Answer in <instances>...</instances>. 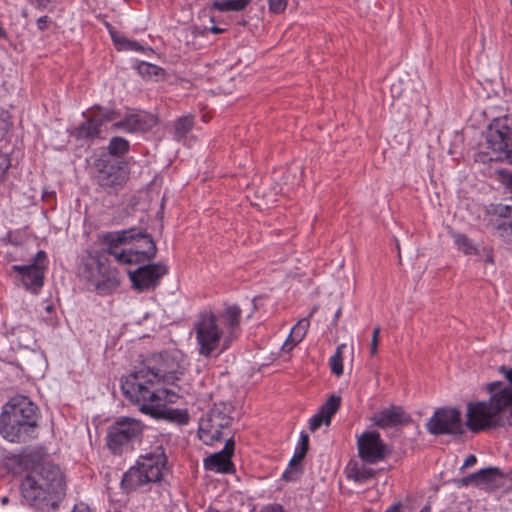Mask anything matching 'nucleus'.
Listing matches in <instances>:
<instances>
[{
    "label": "nucleus",
    "instance_id": "1",
    "mask_svg": "<svg viewBox=\"0 0 512 512\" xmlns=\"http://www.w3.org/2000/svg\"><path fill=\"white\" fill-rule=\"evenodd\" d=\"M134 237L135 228L103 234L101 242L105 248L88 251L83 256L78 268L79 277L90 283L100 294L112 293L120 285V273L110 266L107 256H113L120 264H133L137 259L129 258V249L122 248V245Z\"/></svg>",
    "mask_w": 512,
    "mask_h": 512
},
{
    "label": "nucleus",
    "instance_id": "2",
    "mask_svg": "<svg viewBox=\"0 0 512 512\" xmlns=\"http://www.w3.org/2000/svg\"><path fill=\"white\" fill-rule=\"evenodd\" d=\"M183 359L176 354H154L145 360L142 367L131 372L122 381L121 388L125 397H151L156 383L160 381L173 383L178 379V374H183L185 368Z\"/></svg>",
    "mask_w": 512,
    "mask_h": 512
},
{
    "label": "nucleus",
    "instance_id": "3",
    "mask_svg": "<svg viewBox=\"0 0 512 512\" xmlns=\"http://www.w3.org/2000/svg\"><path fill=\"white\" fill-rule=\"evenodd\" d=\"M20 491L29 506L41 511L55 509L65 496L64 476L58 466L44 463L25 476Z\"/></svg>",
    "mask_w": 512,
    "mask_h": 512
},
{
    "label": "nucleus",
    "instance_id": "4",
    "mask_svg": "<svg viewBox=\"0 0 512 512\" xmlns=\"http://www.w3.org/2000/svg\"><path fill=\"white\" fill-rule=\"evenodd\" d=\"M37 407L25 396L12 398L0 417V433L10 442H27L38 427Z\"/></svg>",
    "mask_w": 512,
    "mask_h": 512
},
{
    "label": "nucleus",
    "instance_id": "5",
    "mask_svg": "<svg viewBox=\"0 0 512 512\" xmlns=\"http://www.w3.org/2000/svg\"><path fill=\"white\" fill-rule=\"evenodd\" d=\"M166 464L164 449L157 446L154 451L140 456L136 466L123 475L121 485L126 491H132L143 485L158 482L167 468Z\"/></svg>",
    "mask_w": 512,
    "mask_h": 512
},
{
    "label": "nucleus",
    "instance_id": "6",
    "mask_svg": "<svg viewBox=\"0 0 512 512\" xmlns=\"http://www.w3.org/2000/svg\"><path fill=\"white\" fill-rule=\"evenodd\" d=\"M486 148L475 155V161L488 163L507 158L512 163V116L495 119L486 133Z\"/></svg>",
    "mask_w": 512,
    "mask_h": 512
},
{
    "label": "nucleus",
    "instance_id": "7",
    "mask_svg": "<svg viewBox=\"0 0 512 512\" xmlns=\"http://www.w3.org/2000/svg\"><path fill=\"white\" fill-rule=\"evenodd\" d=\"M152 396L149 397H127L131 402H134L140 406V411L149 414L157 419H164L178 425H185L189 421V415L186 410L173 409L167 407V402H174L173 398L176 395L167 389H157L156 392H152Z\"/></svg>",
    "mask_w": 512,
    "mask_h": 512
},
{
    "label": "nucleus",
    "instance_id": "8",
    "mask_svg": "<svg viewBox=\"0 0 512 512\" xmlns=\"http://www.w3.org/2000/svg\"><path fill=\"white\" fill-rule=\"evenodd\" d=\"M195 339L198 353L205 358L218 357L224 341V331L217 326L215 314L203 312L194 323Z\"/></svg>",
    "mask_w": 512,
    "mask_h": 512
},
{
    "label": "nucleus",
    "instance_id": "9",
    "mask_svg": "<svg viewBox=\"0 0 512 512\" xmlns=\"http://www.w3.org/2000/svg\"><path fill=\"white\" fill-rule=\"evenodd\" d=\"M143 430L144 425L140 420L120 417L107 429V446L113 454H121L141 441Z\"/></svg>",
    "mask_w": 512,
    "mask_h": 512
},
{
    "label": "nucleus",
    "instance_id": "10",
    "mask_svg": "<svg viewBox=\"0 0 512 512\" xmlns=\"http://www.w3.org/2000/svg\"><path fill=\"white\" fill-rule=\"evenodd\" d=\"M426 428L433 435H462L464 424L461 411L457 408H438L426 424Z\"/></svg>",
    "mask_w": 512,
    "mask_h": 512
},
{
    "label": "nucleus",
    "instance_id": "11",
    "mask_svg": "<svg viewBox=\"0 0 512 512\" xmlns=\"http://www.w3.org/2000/svg\"><path fill=\"white\" fill-rule=\"evenodd\" d=\"M465 425L473 433L502 427L499 418L494 415L489 401L469 402Z\"/></svg>",
    "mask_w": 512,
    "mask_h": 512
},
{
    "label": "nucleus",
    "instance_id": "12",
    "mask_svg": "<svg viewBox=\"0 0 512 512\" xmlns=\"http://www.w3.org/2000/svg\"><path fill=\"white\" fill-rule=\"evenodd\" d=\"M45 269L46 253L42 250L37 252L32 263L12 266L24 288L33 294H37L43 287Z\"/></svg>",
    "mask_w": 512,
    "mask_h": 512
},
{
    "label": "nucleus",
    "instance_id": "13",
    "mask_svg": "<svg viewBox=\"0 0 512 512\" xmlns=\"http://www.w3.org/2000/svg\"><path fill=\"white\" fill-rule=\"evenodd\" d=\"M167 273L168 267L162 262H147L146 265L128 272L133 287L139 292L154 290Z\"/></svg>",
    "mask_w": 512,
    "mask_h": 512
},
{
    "label": "nucleus",
    "instance_id": "14",
    "mask_svg": "<svg viewBox=\"0 0 512 512\" xmlns=\"http://www.w3.org/2000/svg\"><path fill=\"white\" fill-rule=\"evenodd\" d=\"M484 221L499 237L512 243V207L491 204L486 208Z\"/></svg>",
    "mask_w": 512,
    "mask_h": 512
},
{
    "label": "nucleus",
    "instance_id": "15",
    "mask_svg": "<svg viewBox=\"0 0 512 512\" xmlns=\"http://www.w3.org/2000/svg\"><path fill=\"white\" fill-rule=\"evenodd\" d=\"M231 418L220 408H212L205 418L200 420L198 435L207 445L222 438V429L230 425Z\"/></svg>",
    "mask_w": 512,
    "mask_h": 512
},
{
    "label": "nucleus",
    "instance_id": "16",
    "mask_svg": "<svg viewBox=\"0 0 512 512\" xmlns=\"http://www.w3.org/2000/svg\"><path fill=\"white\" fill-rule=\"evenodd\" d=\"M358 455L368 464L382 461L389 454L380 434L376 431H367L361 434L357 440Z\"/></svg>",
    "mask_w": 512,
    "mask_h": 512
},
{
    "label": "nucleus",
    "instance_id": "17",
    "mask_svg": "<svg viewBox=\"0 0 512 512\" xmlns=\"http://www.w3.org/2000/svg\"><path fill=\"white\" fill-rule=\"evenodd\" d=\"M486 390L490 394L488 401L494 411V415L499 418L501 425L504 426L507 415L512 411V388L503 382L495 381L488 383Z\"/></svg>",
    "mask_w": 512,
    "mask_h": 512
},
{
    "label": "nucleus",
    "instance_id": "18",
    "mask_svg": "<svg viewBox=\"0 0 512 512\" xmlns=\"http://www.w3.org/2000/svg\"><path fill=\"white\" fill-rule=\"evenodd\" d=\"M217 326L224 331V341L221 351H226L237 338L240 331L241 309L237 305L227 306L224 310L215 314Z\"/></svg>",
    "mask_w": 512,
    "mask_h": 512
},
{
    "label": "nucleus",
    "instance_id": "19",
    "mask_svg": "<svg viewBox=\"0 0 512 512\" xmlns=\"http://www.w3.org/2000/svg\"><path fill=\"white\" fill-rule=\"evenodd\" d=\"M97 167V184L108 193L117 191L127 180L126 170L118 164L100 160Z\"/></svg>",
    "mask_w": 512,
    "mask_h": 512
},
{
    "label": "nucleus",
    "instance_id": "20",
    "mask_svg": "<svg viewBox=\"0 0 512 512\" xmlns=\"http://www.w3.org/2000/svg\"><path fill=\"white\" fill-rule=\"evenodd\" d=\"M128 242H134L133 247L129 249V258L137 259V261H133V264L150 262L156 257V244L152 236L144 229L135 228V237L129 239Z\"/></svg>",
    "mask_w": 512,
    "mask_h": 512
},
{
    "label": "nucleus",
    "instance_id": "21",
    "mask_svg": "<svg viewBox=\"0 0 512 512\" xmlns=\"http://www.w3.org/2000/svg\"><path fill=\"white\" fill-rule=\"evenodd\" d=\"M462 486L474 484L486 490H494L504 485L503 473L495 467L482 469L459 480Z\"/></svg>",
    "mask_w": 512,
    "mask_h": 512
},
{
    "label": "nucleus",
    "instance_id": "22",
    "mask_svg": "<svg viewBox=\"0 0 512 512\" xmlns=\"http://www.w3.org/2000/svg\"><path fill=\"white\" fill-rule=\"evenodd\" d=\"M234 441L229 438L226 440L224 448L204 460V468L218 473H230L234 469L231 462V456L234 452Z\"/></svg>",
    "mask_w": 512,
    "mask_h": 512
},
{
    "label": "nucleus",
    "instance_id": "23",
    "mask_svg": "<svg viewBox=\"0 0 512 512\" xmlns=\"http://www.w3.org/2000/svg\"><path fill=\"white\" fill-rule=\"evenodd\" d=\"M155 123V118L152 115L131 113L126 115L124 119L115 122L112 127L129 133L144 132L151 129Z\"/></svg>",
    "mask_w": 512,
    "mask_h": 512
},
{
    "label": "nucleus",
    "instance_id": "24",
    "mask_svg": "<svg viewBox=\"0 0 512 512\" xmlns=\"http://www.w3.org/2000/svg\"><path fill=\"white\" fill-rule=\"evenodd\" d=\"M374 425L388 428L396 425L408 424L411 418L400 406H390L375 414L372 418Z\"/></svg>",
    "mask_w": 512,
    "mask_h": 512
},
{
    "label": "nucleus",
    "instance_id": "25",
    "mask_svg": "<svg viewBox=\"0 0 512 512\" xmlns=\"http://www.w3.org/2000/svg\"><path fill=\"white\" fill-rule=\"evenodd\" d=\"M309 326L310 320L308 318L300 319L296 325L293 326L290 335L282 346V350L285 352H290L298 343L303 340Z\"/></svg>",
    "mask_w": 512,
    "mask_h": 512
},
{
    "label": "nucleus",
    "instance_id": "26",
    "mask_svg": "<svg viewBox=\"0 0 512 512\" xmlns=\"http://www.w3.org/2000/svg\"><path fill=\"white\" fill-rule=\"evenodd\" d=\"M101 120L96 114H93L87 121L78 128V137L93 138L100 134Z\"/></svg>",
    "mask_w": 512,
    "mask_h": 512
},
{
    "label": "nucleus",
    "instance_id": "27",
    "mask_svg": "<svg viewBox=\"0 0 512 512\" xmlns=\"http://www.w3.org/2000/svg\"><path fill=\"white\" fill-rule=\"evenodd\" d=\"M374 475V470L364 465L358 466L357 464H349L347 467V477L358 483L365 482L374 477Z\"/></svg>",
    "mask_w": 512,
    "mask_h": 512
},
{
    "label": "nucleus",
    "instance_id": "28",
    "mask_svg": "<svg viewBox=\"0 0 512 512\" xmlns=\"http://www.w3.org/2000/svg\"><path fill=\"white\" fill-rule=\"evenodd\" d=\"M251 0H219L214 1L212 8L218 11H242Z\"/></svg>",
    "mask_w": 512,
    "mask_h": 512
},
{
    "label": "nucleus",
    "instance_id": "29",
    "mask_svg": "<svg viewBox=\"0 0 512 512\" xmlns=\"http://www.w3.org/2000/svg\"><path fill=\"white\" fill-rule=\"evenodd\" d=\"M341 404V397L331 395L326 402L320 407L322 414L326 416V426L331 423L332 416L339 410Z\"/></svg>",
    "mask_w": 512,
    "mask_h": 512
},
{
    "label": "nucleus",
    "instance_id": "30",
    "mask_svg": "<svg viewBox=\"0 0 512 512\" xmlns=\"http://www.w3.org/2000/svg\"><path fill=\"white\" fill-rule=\"evenodd\" d=\"M194 125L192 115L182 116L175 122V138L181 140L187 136Z\"/></svg>",
    "mask_w": 512,
    "mask_h": 512
},
{
    "label": "nucleus",
    "instance_id": "31",
    "mask_svg": "<svg viewBox=\"0 0 512 512\" xmlns=\"http://www.w3.org/2000/svg\"><path fill=\"white\" fill-rule=\"evenodd\" d=\"M472 256H475L477 260L483 261L484 263L489 264L491 266L495 265L493 249L490 246L480 245L476 243L472 251Z\"/></svg>",
    "mask_w": 512,
    "mask_h": 512
},
{
    "label": "nucleus",
    "instance_id": "32",
    "mask_svg": "<svg viewBox=\"0 0 512 512\" xmlns=\"http://www.w3.org/2000/svg\"><path fill=\"white\" fill-rule=\"evenodd\" d=\"M454 243L457 248L467 256H472V251L476 245L467 235L455 233L453 235Z\"/></svg>",
    "mask_w": 512,
    "mask_h": 512
},
{
    "label": "nucleus",
    "instance_id": "33",
    "mask_svg": "<svg viewBox=\"0 0 512 512\" xmlns=\"http://www.w3.org/2000/svg\"><path fill=\"white\" fill-rule=\"evenodd\" d=\"M345 344H341L337 347L335 354L330 358L329 365L331 372L337 377L343 374V348Z\"/></svg>",
    "mask_w": 512,
    "mask_h": 512
},
{
    "label": "nucleus",
    "instance_id": "34",
    "mask_svg": "<svg viewBox=\"0 0 512 512\" xmlns=\"http://www.w3.org/2000/svg\"><path fill=\"white\" fill-rule=\"evenodd\" d=\"M128 149L129 142L122 137H113L108 146V151L113 156H122Z\"/></svg>",
    "mask_w": 512,
    "mask_h": 512
},
{
    "label": "nucleus",
    "instance_id": "35",
    "mask_svg": "<svg viewBox=\"0 0 512 512\" xmlns=\"http://www.w3.org/2000/svg\"><path fill=\"white\" fill-rule=\"evenodd\" d=\"M302 459L303 458H300V456H299V451L296 450L294 456L292 457V459L289 462V469H287L283 473V479L285 481H294L297 479V477L300 473V469L298 466H299L300 462L302 461Z\"/></svg>",
    "mask_w": 512,
    "mask_h": 512
},
{
    "label": "nucleus",
    "instance_id": "36",
    "mask_svg": "<svg viewBox=\"0 0 512 512\" xmlns=\"http://www.w3.org/2000/svg\"><path fill=\"white\" fill-rule=\"evenodd\" d=\"M106 27L117 49L124 50V46L126 45L128 39L125 36H123L119 31H117L113 26H111L109 23H106Z\"/></svg>",
    "mask_w": 512,
    "mask_h": 512
},
{
    "label": "nucleus",
    "instance_id": "37",
    "mask_svg": "<svg viewBox=\"0 0 512 512\" xmlns=\"http://www.w3.org/2000/svg\"><path fill=\"white\" fill-rule=\"evenodd\" d=\"M139 72L142 75L158 76L163 73V70L156 65L143 62L139 66Z\"/></svg>",
    "mask_w": 512,
    "mask_h": 512
},
{
    "label": "nucleus",
    "instance_id": "38",
    "mask_svg": "<svg viewBox=\"0 0 512 512\" xmlns=\"http://www.w3.org/2000/svg\"><path fill=\"white\" fill-rule=\"evenodd\" d=\"M326 425V416L319 410L309 421V429L314 432L322 425Z\"/></svg>",
    "mask_w": 512,
    "mask_h": 512
},
{
    "label": "nucleus",
    "instance_id": "39",
    "mask_svg": "<svg viewBox=\"0 0 512 512\" xmlns=\"http://www.w3.org/2000/svg\"><path fill=\"white\" fill-rule=\"evenodd\" d=\"M288 0H269V10L272 13H283L287 7Z\"/></svg>",
    "mask_w": 512,
    "mask_h": 512
},
{
    "label": "nucleus",
    "instance_id": "40",
    "mask_svg": "<svg viewBox=\"0 0 512 512\" xmlns=\"http://www.w3.org/2000/svg\"><path fill=\"white\" fill-rule=\"evenodd\" d=\"M309 447V438L306 433H301L299 447L296 449L299 451L300 458H304Z\"/></svg>",
    "mask_w": 512,
    "mask_h": 512
},
{
    "label": "nucleus",
    "instance_id": "41",
    "mask_svg": "<svg viewBox=\"0 0 512 512\" xmlns=\"http://www.w3.org/2000/svg\"><path fill=\"white\" fill-rule=\"evenodd\" d=\"M499 181L512 190V173L506 170L498 171Z\"/></svg>",
    "mask_w": 512,
    "mask_h": 512
},
{
    "label": "nucleus",
    "instance_id": "42",
    "mask_svg": "<svg viewBox=\"0 0 512 512\" xmlns=\"http://www.w3.org/2000/svg\"><path fill=\"white\" fill-rule=\"evenodd\" d=\"M101 120V125L105 122L113 121L119 117V113L115 110H109L104 113L96 114Z\"/></svg>",
    "mask_w": 512,
    "mask_h": 512
},
{
    "label": "nucleus",
    "instance_id": "43",
    "mask_svg": "<svg viewBox=\"0 0 512 512\" xmlns=\"http://www.w3.org/2000/svg\"><path fill=\"white\" fill-rule=\"evenodd\" d=\"M124 50L143 51L144 47L137 41L127 40Z\"/></svg>",
    "mask_w": 512,
    "mask_h": 512
},
{
    "label": "nucleus",
    "instance_id": "44",
    "mask_svg": "<svg viewBox=\"0 0 512 512\" xmlns=\"http://www.w3.org/2000/svg\"><path fill=\"white\" fill-rule=\"evenodd\" d=\"M499 371L501 374H503L505 379L508 381L509 387L512 388V368L506 367V366H501L499 368Z\"/></svg>",
    "mask_w": 512,
    "mask_h": 512
},
{
    "label": "nucleus",
    "instance_id": "45",
    "mask_svg": "<svg viewBox=\"0 0 512 512\" xmlns=\"http://www.w3.org/2000/svg\"><path fill=\"white\" fill-rule=\"evenodd\" d=\"M476 462H477L476 456L473 455V454L469 455L465 459V461H464V463H463V465L461 467V470H464L465 468H468V467H471V466L475 465Z\"/></svg>",
    "mask_w": 512,
    "mask_h": 512
},
{
    "label": "nucleus",
    "instance_id": "46",
    "mask_svg": "<svg viewBox=\"0 0 512 512\" xmlns=\"http://www.w3.org/2000/svg\"><path fill=\"white\" fill-rule=\"evenodd\" d=\"M380 331H381V328L379 326H377L373 329L372 338H371L372 343H379Z\"/></svg>",
    "mask_w": 512,
    "mask_h": 512
},
{
    "label": "nucleus",
    "instance_id": "47",
    "mask_svg": "<svg viewBox=\"0 0 512 512\" xmlns=\"http://www.w3.org/2000/svg\"><path fill=\"white\" fill-rule=\"evenodd\" d=\"M72 512H92V510L88 506H86L84 504H80V505H76L74 507V509L72 510Z\"/></svg>",
    "mask_w": 512,
    "mask_h": 512
},
{
    "label": "nucleus",
    "instance_id": "48",
    "mask_svg": "<svg viewBox=\"0 0 512 512\" xmlns=\"http://www.w3.org/2000/svg\"><path fill=\"white\" fill-rule=\"evenodd\" d=\"M34 2L39 8H46L51 0H31Z\"/></svg>",
    "mask_w": 512,
    "mask_h": 512
},
{
    "label": "nucleus",
    "instance_id": "49",
    "mask_svg": "<svg viewBox=\"0 0 512 512\" xmlns=\"http://www.w3.org/2000/svg\"><path fill=\"white\" fill-rule=\"evenodd\" d=\"M47 19L48 17L47 16H43V17H40L37 21V24H38V28L39 29H44L45 28V25H46V22H47Z\"/></svg>",
    "mask_w": 512,
    "mask_h": 512
},
{
    "label": "nucleus",
    "instance_id": "50",
    "mask_svg": "<svg viewBox=\"0 0 512 512\" xmlns=\"http://www.w3.org/2000/svg\"><path fill=\"white\" fill-rule=\"evenodd\" d=\"M400 509H401V504L396 503V504L392 505L389 509H387L386 512H400Z\"/></svg>",
    "mask_w": 512,
    "mask_h": 512
},
{
    "label": "nucleus",
    "instance_id": "51",
    "mask_svg": "<svg viewBox=\"0 0 512 512\" xmlns=\"http://www.w3.org/2000/svg\"><path fill=\"white\" fill-rule=\"evenodd\" d=\"M377 351H378V343H372L371 342V345H370V354H371V356H375L377 354Z\"/></svg>",
    "mask_w": 512,
    "mask_h": 512
},
{
    "label": "nucleus",
    "instance_id": "52",
    "mask_svg": "<svg viewBox=\"0 0 512 512\" xmlns=\"http://www.w3.org/2000/svg\"><path fill=\"white\" fill-rule=\"evenodd\" d=\"M508 425L512 427V411L507 415V418L504 421V426Z\"/></svg>",
    "mask_w": 512,
    "mask_h": 512
},
{
    "label": "nucleus",
    "instance_id": "53",
    "mask_svg": "<svg viewBox=\"0 0 512 512\" xmlns=\"http://www.w3.org/2000/svg\"><path fill=\"white\" fill-rule=\"evenodd\" d=\"M210 31H211V32H213V33H215V34H218V33L223 32V29H221V28H219V27H217V26H212V27L210 28Z\"/></svg>",
    "mask_w": 512,
    "mask_h": 512
},
{
    "label": "nucleus",
    "instance_id": "54",
    "mask_svg": "<svg viewBox=\"0 0 512 512\" xmlns=\"http://www.w3.org/2000/svg\"><path fill=\"white\" fill-rule=\"evenodd\" d=\"M340 315H341V308H339V309L336 311L335 315H334V324H336V322L338 321V319H339Z\"/></svg>",
    "mask_w": 512,
    "mask_h": 512
},
{
    "label": "nucleus",
    "instance_id": "55",
    "mask_svg": "<svg viewBox=\"0 0 512 512\" xmlns=\"http://www.w3.org/2000/svg\"><path fill=\"white\" fill-rule=\"evenodd\" d=\"M318 310V306H313L310 313L308 314V316L306 318L310 319V317L313 316V314Z\"/></svg>",
    "mask_w": 512,
    "mask_h": 512
},
{
    "label": "nucleus",
    "instance_id": "56",
    "mask_svg": "<svg viewBox=\"0 0 512 512\" xmlns=\"http://www.w3.org/2000/svg\"><path fill=\"white\" fill-rule=\"evenodd\" d=\"M0 37L1 38H5L6 37V32H5V30L3 29L2 26H0Z\"/></svg>",
    "mask_w": 512,
    "mask_h": 512
},
{
    "label": "nucleus",
    "instance_id": "57",
    "mask_svg": "<svg viewBox=\"0 0 512 512\" xmlns=\"http://www.w3.org/2000/svg\"><path fill=\"white\" fill-rule=\"evenodd\" d=\"M1 502H2V504H3V505L8 504V502H9L8 497H6V496H5V497H3V498L1 499Z\"/></svg>",
    "mask_w": 512,
    "mask_h": 512
},
{
    "label": "nucleus",
    "instance_id": "58",
    "mask_svg": "<svg viewBox=\"0 0 512 512\" xmlns=\"http://www.w3.org/2000/svg\"><path fill=\"white\" fill-rule=\"evenodd\" d=\"M420 512H430V507L429 506H424Z\"/></svg>",
    "mask_w": 512,
    "mask_h": 512
},
{
    "label": "nucleus",
    "instance_id": "59",
    "mask_svg": "<svg viewBox=\"0 0 512 512\" xmlns=\"http://www.w3.org/2000/svg\"><path fill=\"white\" fill-rule=\"evenodd\" d=\"M397 250H398V254H400V246H399V244H397ZM399 261H401V255H399Z\"/></svg>",
    "mask_w": 512,
    "mask_h": 512
},
{
    "label": "nucleus",
    "instance_id": "60",
    "mask_svg": "<svg viewBox=\"0 0 512 512\" xmlns=\"http://www.w3.org/2000/svg\"><path fill=\"white\" fill-rule=\"evenodd\" d=\"M46 310H47L48 312H50V311L52 310V306H51V305H48V306L46 307Z\"/></svg>",
    "mask_w": 512,
    "mask_h": 512
},
{
    "label": "nucleus",
    "instance_id": "61",
    "mask_svg": "<svg viewBox=\"0 0 512 512\" xmlns=\"http://www.w3.org/2000/svg\"><path fill=\"white\" fill-rule=\"evenodd\" d=\"M8 168V164H5V167L3 168V172Z\"/></svg>",
    "mask_w": 512,
    "mask_h": 512
}]
</instances>
